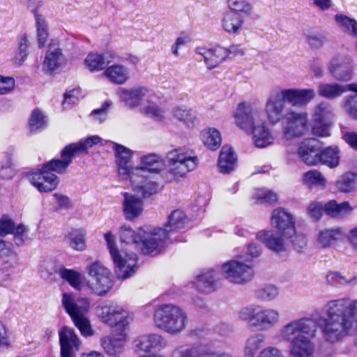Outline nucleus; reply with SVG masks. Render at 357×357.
<instances>
[{"instance_id": "1", "label": "nucleus", "mask_w": 357, "mask_h": 357, "mask_svg": "<svg viewBox=\"0 0 357 357\" xmlns=\"http://www.w3.org/2000/svg\"><path fill=\"white\" fill-rule=\"evenodd\" d=\"M325 310L324 335L327 341L335 342L345 337L352 326V319L357 310V301L338 299L328 302Z\"/></svg>"}, {"instance_id": "2", "label": "nucleus", "mask_w": 357, "mask_h": 357, "mask_svg": "<svg viewBox=\"0 0 357 357\" xmlns=\"http://www.w3.org/2000/svg\"><path fill=\"white\" fill-rule=\"evenodd\" d=\"M279 337L289 343L290 357H312V319L304 317L287 323Z\"/></svg>"}, {"instance_id": "3", "label": "nucleus", "mask_w": 357, "mask_h": 357, "mask_svg": "<svg viewBox=\"0 0 357 357\" xmlns=\"http://www.w3.org/2000/svg\"><path fill=\"white\" fill-rule=\"evenodd\" d=\"M165 166L162 158L155 153L144 155L140 160V166L135 167L131 173V183L134 191L144 198L158 193V183L154 181L155 176L160 173Z\"/></svg>"}, {"instance_id": "4", "label": "nucleus", "mask_w": 357, "mask_h": 357, "mask_svg": "<svg viewBox=\"0 0 357 357\" xmlns=\"http://www.w3.org/2000/svg\"><path fill=\"white\" fill-rule=\"evenodd\" d=\"M61 159H52L44 163L38 172L30 175L31 183L40 192H50L57 187L59 178L54 173H66L74 158L66 146L61 151Z\"/></svg>"}, {"instance_id": "5", "label": "nucleus", "mask_w": 357, "mask_h": 357, "mask_svg": "<svg viewBox=\"0 0 357 357\" xmlns=\"http://www.w3.org/2000/svg\"><path fill=\"white\" fill-rule=\"evenodd\" d=\"M185 310L174 304H163L157 307L154 313L155 326L171 335H178L188 325Z\"/></svg>"}, {"instance_id": "6", "label": "nucleus", "mask_w": 357, "mask_h": 357, "mask_svg": "<svg viewBox=\"0 0 357 357\" xmlns=\"http://www.w3.org/2000/svg\"><path fill=\"white\" fill-rule=\"evenodd\" d=\"M238 317L241 321H246L250 329L257 331H268L278 325L280 320V313L278 310L255 305L241 308Z\"/></svg>"}, {"instance_id": "7", "label": "nucleus", "mask_w": 357, "mask_h": 357, "mask_svg": "<svg viewBox=\"0 0 357 357\" xmlns=\"http://www.w3.org/2000/svg\"><path fill=\"white\" fill-rule=\"evenodd\" d=\"M62 305L82 335L86 337L92 335L89 321L86 317L90 309V300L64 293L62 296Z\"/></svg>"}, {"instance_id": "8", "label": "nucleus", "mask_w": 357, "mask_h": 357, "mask_svg": "<svg viewBox=\"0 0 357 357\" xmlns=\"http://www.w3.org/2000/svg\"><path fill=\"white\" fill-rule=\"evenodd\" d=\"M120 240L127 244H135L144 255H158L159 244L156 241L157 233L153 229H139L136 233L130 227L123 226L119 231Z\"/></svg>"}, {"instance_id": "9", "label": "nucleus", "mask_w": 357, "mask_h": 357, "mask_svg": "<svg viewBox=\"0 0 357 357\" xmlns=\"http://www.w3.org/2000/svg\"><path fill=\"white\" fill-rule=\"evenodd\" d=\"M197 158L192 156L181 149L170 151L167 154V172L165 179L171 182L185 176L194 170L197 165Z\"/></svg>"}, {"instance_id": "10", "label": "nucleus", "mask_w": 357, "mask_h": 357, "mask_svg": "<svg viewBox=\"0 0 357 357\" xmlns=\"http://www.w3.org/2000/svg\"><path fill=\"white\" fill-rule=\"evenodd\" d=\"M104 236L110 255L115 264V273L117 277L122 279L130 277L135 273L136 268V254L132 253L123 257L116 246L115 238L112 231H107Z\"/></svg>"}, {"instance_id": "11", "label": "nucleus", "mask_w": 357, "mask_h": 357, "mask_svg": "<svg viewBox=\"0 0 357 357\" xmlns=\"http://www.w3.org/2000/svg\"><path fill=\"white\" fill-rule=\"evenodd\" d=\"M96 314L102 323L116 328L118 331H125L130 321L128 312L114 302L98 305Z\"/></svg>"}, {"instance_id": "12", "label": "nucleus", "mask_w": 357, "mask_h": 357, "mask_svg": "<svg viewBox=\"0 0 357 357\" xmlns=\"http://www.w3.org/2000/svg\"><path fill=\"white\" fill-rule=\"evenodd\" d=\"M308 130V115L305 112L289 109L282 120V132L285 139L301 137Z\"/></svg>"}, {"instance_id": "13", "label": "nucleus", "mask_w": 357, "mask_h": 357, "mask_svg": "<svg viewBox=\"0 0 357 357\" xmlns=\"http://www.w3.org/2000/svg\"><path fill=\"white\" fill-rule=\"evenodd\" d=\"M87 270L89 276L87 284L94 294L102 296L112 289L110 271L102 264L95 261L88 266Z\"/></svg>"}, {"instance_id": "14", "label": "nucleus", "mask_w": 357, "mask_h": 357, "mask_svg": "<svg viewBox=\"0 0 357 357\" xmlns=\"http://www.w3.org/2000/svg\"><path fill=\"white\" fill-rule=\"evenodd\" d=\"M188 219L184 212L177 209L172 212L168 217V222L165 225V228H153V231L157 233L156 241L159 244L160 252L165 242L169 238L170 233L180 231L185 229Z\"/></svg>"}, {"instance_id": "15", "label": "nucleus", "mask_w": 357, "mask_h": 357, "mask_svg": "<svg viewBox=\"0 0 357 357\" xmlns=\"http://www.w3.org/2000/svg\"><path fill=\"white\" fill-rule=\"evenodd\" d=\"M245 264L236 260L229 261L222 265L224 276L231 282L245 284L254 277V270L251 262Z\"/></svg>"}, {"instance_id": "16", "label": "nucleus", "mask_w": 357, "mask_h": 357, "mask_svg": "<svg viewBox=\"0 0 357 357\" xmlns=\"http://www.w3.org/2000/svg\"><path fill=\"white\" fill-rule=\"evenodd\" d=\"M271 225L285 238H291L296 234L295 219L291 213L283 208L273 211Z\"/></svg>"}, {"instance_id": "17", "label": "nucleus", "mask_w": 357, "mask_h": 357, "mask_svg": "<svg viewBox=\"0 0 357 357\" xmlns=\"http://www.w3.org/2000/svg\"><path fill=\"white\" fill-rule=\"evenodd\" d=\"M234 119L237 126L247 132L261 122L260 111L247 102L238 104Z\"/></svg>"}, {"instance_id": "18", "label": "nucleus", "mask_w": 357, "mask_h": 357, "mask_svg": "<svg viewBox=\"0 0 357 357\" xmlns=\"http://www.w3.org/2000/svg\"><path fill=\"white\" fill-rule=\"evenodd\" d=\"M333 114L329 103L323 102L314 110V137L329 136V126Z\"/></svg>"}, {"instance_id": "19", "label": "nucleus", "mask_w": 357, "mask_h": 357, "mask_svg": "<svg viewBox=\"0 0 357 357\" xmlns=\"http://www.w3.org/2000/svg\"><path fill=\"white\" fill-rule=\"evenodd\" d=\"M285 102L279 91L272 92L268 97L265 112L269 123L275 125L284 116Z\"/></svg>"}, {"instance_id": "20", "label": "nucleus", "mask_w": 357, "mask_h": 357, "mask_svg": "<svg viewBox=\"0 0 357 357\" xmlns=\"http://www.w3.org/2000/svg\"><path fill=\"white\" fill-rule=\"evenodd\" d=\"M61 357H75L79 349L81 342L75 331L63 327L59 332Z\"/></svg>"}, {"instance_id": "21", "label": "nucleus", "mask_w": 357, "mask_h": 357, "mask_svg": "<svg viewBox=\"0 0 357 357\" xmlns=\"http://www.w3.org/2000/svg\"><path fill=\"white\" fill-rule=\"evenodd\" d=\"M351 208L348 202H342L337 204L335 200L322 204L321 202H314V219L319 220L325 212L327 215L332 217H340L350 213Z\"/></svg>"}, {"instance_id": "22", "label": "nucleus", "mask_w": 357, "mask_h": 357, "mask_svg": "<svg viewBox=\"0 0 357 357\" xmlns=\"http://www.w3.org/2000/svg\"><path fill=\"white\" fill-rule=\"evenodd\" d=\"M167 339L158 333L145 334L135 340V347L144 352L160 351L167 347Z\"/></svg>"}, {"instance_id": "23", "label": "nucleus", "mask_w": 357, "mask_h": 357, "mask_svg": "<svg viewBox=\"0 0 357 357\" xmlns=\"http://www.w3.org/2000/svg\"><path fill=\"white\" fill-rule=\"evenodd\" d=\"M195 52L203 59L207 68L210 70L218 66L228 57V52L225 47L217 46L212 48L198 47Z\"/></svg>"}, {"instance_id": "24", "label": "nucleus", "mask_w": 357, "mask_h": 357, "mask_svg": "<svg viewBox=\"0 0 357 357\" xmlns=\"http://www.w3.org/2000/svg\"><path fill=\"white\" fill-rule=\"evenodd\" d=\"M113 149L115 151L116 162L118 167V172L124 178H130L135 167L131 165L132 151L123 145L114 143Z\"/></svg>"}, {"instance_id": "25", "label": "nucleus", "mask_w": 357, "mask_h": 357, "mask_svg": "<svg viewBox=\"0 0 357 357\" xmlns=\"http://www.w3.org/2000/svg\"><path fill=\"white\" fill-rule=\"evenodd\" d=\"M348 91L357 93V84L321 83L317 86L318 95L328 100L336 99Z\"/></svg>"}, {"instance_id": "26", "label": "nucleus", "mask_w": 357, "mask_h": 357, "mask_svg": "<svg viewBox=\"0 0 357 357\" xmlns=\"http://www.w3.org/2000/svg\"><path fill=\"white\" fill-rule=\"evenodd\" d=\"M317 146L314 143V165L321 163L327 165L330 168H335L339 165L340 150L337 146L319 149L317 148Z\"/></svg>"}, {"instance_id": "27", "label": "nucleus", "mask_w": 357, "mask_h": 357, "mask_svg": "<svg viewBox=\"0 0 357 357\" xmlns=\"http://www.w3.org/2000/svg\"><path fill=\"white\" fill-rule=\"evenodd\" d=\"M256 238L261 241L271 251L280 253L287 250V243L282 236L275 234L273 231L261 230L256 234Z\"/></svg>"}, {"instance_id": "28", "label": "nucleus", "mask_w": 357, "mask_h": 357, "mask_svg": "<svg viewBox=\"0 0 357 357\" xmlns=\"http://www.w3.org/2000/svg\"><path fill=\"white\" fill-rule=\"evenodd\" d=\"M285 102L293 107L307 105L312 97V89H286L279 90Z\"/></svg>"}, {"instance_id": "29", "label": "nucleus", "mask_w": 357, "mask_h": 357, "mask_svg": "<svg viewBox=\"0 0 357 357\" xmlns=\"http://www.w3.org/2000/svg\"><path fill=\"white\" fill-rule=\"evenodd\" d=\"M148 91L146 88L139 86L130 89H120L118 94L126 106L133 108L140 105Z\"/></svg>"}, {"instance_id": "30", "label": "nucleus", "mask_w": 357, "mask_h": 357, "mask_svg": "<svg viewBox=\"0 0 357 357\" xmlns=\"http://www.w3.org/2000/svg\"><path fill=\"white\" fill-rule=\"evenodd\" d=\"M123 211L127 220H132L138 217L143 211V201L140 197L128 193H123Z\"/></svg>"}, {"instance_id": "31", "label": "nucleus", "mask_w": 357, "mask_h": 357, "mask_svg": "<svg viewBox=\"0 0 357 357\" xmlns=\"http://www.w3.org/2000/svg\"><path fill=\"white\" fill-rule=\"evenodd\" d=\"M345 236V231L341 227L325 229L319 231L317 242L321 248H327L342 241Z\"/></svg>"}, {"instance_id": "32", "label": "nucleus", "mask_w": 357, "mask_h": 357, "mask_svg": "<svg viewBox=\"0 0 357 357\" xmlns=\"http://www.w3.org/2000/svg\"><path fill=\"white\" fill-rule=\"evenodd\" d=\"M64 61V56L61 50L54 47L52 44H50L43 62V69L52 73L57 70L63 63Z\"/></svg>"}, {"instance_id": "33", "label": "nucleus", "mask_w": 357, "mask_h": 357, "mask_svg": "<svg viewBox=\"0 0 357 357\" xmlns=\"http://www.w3.org/2000/svg\"><path fill=\"white\" fill-rule=\"evenodd\" d=\"M237 158L231 146H222L218 161L219 170L222 174H227L233 171L236 165Z\"/></svg>"}, {"instance_id": "34", "label": "nucleus", "mask_w": 357, "mask_h": 357, "mask_svg": "<svg viewBox=\"0 0 357 357\" xmlns=\"http://www.w3.org/2000/svg\"><path fill=\"white\" fill-rule=\"evenodd\" d=\"M250 131H252L253 143L256 147L264 148L273 143V137L265 123L261 122Z\"/></svg>"}, {"instance_id": "35", "label": "nucleus", "mask_w": 357, "mask_h": 357, "mask_svg": "<svg viewBox=\"0 0 357 357\" xmlns=\"http://www.w3.org/2000/svg\"><path fill=\"white\" fill-rule=\"evenodd\" d=\"M217 274L213 270L197 276L195 287L201 292L210 294L217 289Z\"/></svg>"}, {"instance_id": "36", "label": "nucleus", "mask_w": 357, "mask_h": 357, "mask_svg": "<svg viewBox=\"0 0 357 357\" xmlns=\"http://www.w3.org/2000/svg\"><path fill=\"white\" fill-rule=\"evenodd\" d=\"M105 77L112 83L121 85L130 79V71L128 68L121 64H114L103 73Z\"/></svg>"}, {"instance_id": "37", "label": "nucleus", "mask_w": 357, "mask_h": 357, "mask_svg": "<svg viewBox=\"0 0 357 357\" xmlns=\"http://www.w3.org/2000/svg\"><path fill=\"white\" fill-rule=\"evenodd\" d=\"M125 341V331H119L117 337H105L101 340V343L102 347L107 354L117 356L123 351Z\"/></svg>"}, {"instance_id": "38", "label": "nucleus", "mask_w": 357, "mask_h": 357, "mask_svg": "<svg viewBox=\"0 0 357 357\" xmlns=\"http://www.w3.org/2000/svg\"><path fill=\"white\" fill-rule=\"evenodd\" d=\"M86 231L84 229H73L66 234L65 243L73 250L84 251L86 248Z\"/></svg>"}, {"instance_id": "39", "label": "nucleus", "mask_w": 357, "mask_h": 357, "mask_svg": "<svg viewBox=\"0 0 357 357\" xmlns=\"http://www.w3.org/2000/svg\"><path fill=\"white\" fill-rule=\"evenodd\" d=\"M244 23V17L234 11L227 12L222 20L223 29L229 33H238Z\"/></svg>"}, {"instance_id": "40", "label": "nucleus", "mask_w": 357, "mask_h": 357, "mask_svg": "<svg viewBox=\"0 0 357 357\" xmlns=\"http://www.w3.org/2000/svg\"><path fill=\"white\" fill-rule=\"evenodd\" d=\"M329 71L334 78L340 81H349L353 76V68L350 63L339 60L332 61Z\"/></svg>"}, {"instance_id": "41", "label": "nucleus", "mask_w": 357, "mask_h": 357, "mask_svg": "<svg viewBox=\"0 0 357 357\" xmlns=\"http://www.w3.org/2000/svg\"><path fill=\"white\" fill-rule=\"evenodd\" d=\"M109 63H110V60H107V54L91 52L84 59L86 68L92 73L105 69Z\"/></svg>"}, {"instance_id": "42", "label": "nucleus", "mask_w": 357, "mask_h": 357, "mask_svg": "<svg viewBox=\"0 0 357 357\" xmlns=\"http://www.w3.org/2000/svg\"><path fill=\"white\" fill-rule=\"evenodd\" d=\"M265 344V335L255 333L245 341L244 347L245 357H255L259 350Z\"/></svg>"}, {"instance_id": "43", "label": "nucleus", "mask_w": 357, "mask_h": 357, "mask_svg": "<svg viewBox=\"0 0 357 357\" xmlns=\"http://www.w3.org/2000/svg\"><path fill=\"white\" fill-rule=\"evenodd\" d=\"M101 142V138L98 136L94 135L87 138L82 139L77 143H72L66 146L68 148L71 153L75 156L77 153H86L87 150L94 145H96Z\"/></svg>"}, {"instance_id": "44", "label": "nucleus", "mask_w": 357, "mask_h": 357, "mask_svg": "<svg viewBox=\"0 0 357 357\" xmlns=\"http://www.w3.org/2000/svg\"><path fill=\"white\" fill-rule=\"evenodd\" d=\"M56 273L63 280L68 282L71 287L78 290L81 289L83 278L79 272L61 267L57 269Z\"/></svg>"}, {"instance_id": "45", "label": "nucleus", "mask_w": 357, "mask_h": 357, "mask_svg": "<svg viewBox=\"0 0 357 357\" xmlns=\"http://www.w3.org/2000/svg\"><path fill=\"white\" fill-rule=\"evenodd\" d=\"M202 139L204 145L209 149H218L222 142L220 132L215 128H209L202 133Z\"/></svg>"}, {"instance_id": "46", "label": "nucleus", "mask_w": 357, "mask_h": 357, "mask_svg": "<svg viewBox=\"0 0 357 357\" xmlns=\"http://www.w3.org/2000/svg\"><path fill=\"white\" fill-rule=\"evenodd\" d=\"M356 174L346 172L338 178L336 186L342 192H349L354 189L356 185Z\"/></svg>"}, {"instance_id": "47", "label": "nucleus", "mask_w": 357, "mask_h": 357, "mask_svg": "<svg viewBox=\"0 0 357 357\" xmlns=\"http://www.w3.org/2000/svg\"><path fill=\"white\" fill-rule=\"evenodd\" d=\"M299 158L308 166L312 165V138H306L298 149Z\"/></svg>"}, {"instance_id": "48", "label": "nucleus", "mask_w": 357, "mask_h": 357, "mask_svg": "<svg viewBox=\"0 0 357 357\" xmlns=\"http://www.w3.org/2000/svg\"><path fill=\"white\" fill-rule=\"evenodd\" d=\"M205 351L198 346H181L176 348L172 357H204Z\"/></svg>"}, {"instance_id": "49", "label": "nucleus", "mask_w": 357, "mask_h": 357, "mask_svg": "<svg viewBox=\"0 0 357 357\" xmlns=\"http://www.w3.org/2000/svg\"><path fill=\"white\" fill-rule=\"evenodd\" d=\"M255 294L257 299L268 302L277 298L279 290L275 285L268 284L259 287Z\"/></svg>"}, {"instance_id": "50", "label": "nucleus", "mask_w": 357, "mask_h": 357, "mask_svg": "<svg viewBox=\"0 0 357 357\" xmlns=\"http://www.w3.org/2000/svg\"><path fill=\"white\" fill-rule=\"evenodd\" d=\"M34 15L37 27L38 47L41 48L45 45L48 38L47 26L44 17L35 11Z\"/></svg>"}, {"instance_id": "51", "label": "nucleus", "mask_w": 357, "mask_h": 357, "mask_svg": "<svg viewBox=\"0 0 357 357\" xmlns=\"http://www.w3.org/2000/svg\"><path fill=\"white\" fill-rule=\"evenodd\" d=\"M29 126L31 132H36L45 127V116L38 109H36L32 112Z\"/></svg>"}, {"instance_id": "52", "label": "nucleus", "mask_w": 357, "mask_h": 357, "mask_svg": "<svg viewBox=\"0 0 357 357\" xmlns=\"http://www.w3.org/2000/svg\"><path fill=\"white\" fill-rule=\"evenodd\" d=\"M335 20L344 31L357 37V22L354 20L342 15H337Z\"/></svg>"}, {"instance_id": "53", "label": "nucleus", "mask_w": 357, "mask_h": 357, "mask_svg": "<svg viewBox=\"0 0 357 357\" xmlns=\"http://www.w3.org/2000/svg\"><path fill=\"white\" fill-rule=\"evenodd\" d=\"M254 198L259 204H274L278 201V195L272 190L259 189L256 191Z\"/></svg>"}, {"instance_id": "54", "label": "nucleus", "mask_w": 357, "mask_h": 357, "mask_svg": "<svg viewBox=\"0 0 357 357\" xmlns=\"http://www.w3.org/2000/svg\"><path fill=\"white\" fill-rule=\"evenodd\" d=\"M228 4L230 10L244 15H249L252 10V6L246 0H229Z\"/></svg>"}, {"instance_id": "55", "label": "nucleus", "mask_w": 357, "mask_h": 357, "mask_svg": "<svg viewBox=\"0 0 357 357\" xmlns=\"http://www.w3.org/2000/svg\"><path fill=\"white\" fill-rule=\"evenodd\" d=\"M173 114L178 120L184 122L188 126L192 124L195 119V116L192 110L183 107L174 109Z\"/></svg>"}, {"instance_id": "56", "label": "nucleus", "mask_w": 357, "mask_h": 357, "mask_svg": "<svg viewBox=\"0 0 357 357\" xmlns=\"http://www.w3.org/2000/svg\"><path fill=\"white\" fill-rule=\"evenodd\" d=\"M343 109L350 117L357 119V93L344 98Z\"/></svg>"}, {"instance_id": "57", "label": "nucleus", "mask_w": 357, "mask_h": 357, "mask_svg": "<svg viewBox=\"0 0 357 357\" xmlns=\"http://www.w3.org/2000/svg\"><path fill=\"white\" fill-rule=\"evenodd\" d=\"M143 112L154 121H160L165 119V111L155 103H150L143 108Z\"/></svg>"}, {"instance_id": "58", "label": "nucleus", "mask_w": 357, "mask_h": 357, "mask_svg": "<svg viewBox=\"0 0 357 357\" xmlns=\"http://www.w3.org/2000/svg\"><path fill=\"white\" fill-rule=\"evenodd\" d=\"M30 46V43L27 38V36L26 34H22L19 39L18 43V52L17 54V59H19L21 64L24 61L29 54V47Z\"/></svg>"}, {"instance_id": "59", "label": "nucleus", "mask_w": 357, "mask_h": 357, "mask_svg": "<svg viewBox=\"0 0 357 357\" xmlns=\"http://www.w3.org/2000/svg\"><path fill=\"white\" fill-rule=\"evenodd\" d=\"M28 229L22 224H20L16 227V229L13 231V241L15 244L18 246H22L26 241L28 239Z\"/></svg>"}, {"instance_id": "60", "label": "nucleus", "mask_w": 357, "mask_h": 357, "mask_svg": "<svg viewBox=\"0 0 357 357\" xmlns=\"http://www.w3.org/2000/svg\"><path fill=\"white\" fill-rule=\"evenodd\" d=\"M12 165L11 155L6 153L0 169V175L3 178L9 179L14 176L15 172Z\"/></svg>"}, {"instance_id": "61", "label": "nucleus", "mask_w": 357, "mask_h": 357, "mask_svg": "<svg viewBox=\"0 0 357 357\" xmlns=\"http://www.w3.org/2000/svg\"><path fill=\"white\" fill-rule=\"evenodd\" d=\"M7 242L0 239L1 256L3 257L4 255L8 253L11 261L9 264L8 261L4 260L5 268H8L10 266L13 267L18 264L17 255L13 250L10 248L7 249Z\"/></svg>"}, {"instance_id": "62", "label": "nucleus", "mask_w": 357, "mask_h": 357, "mask_svg": "<svg viewBox=\"0 0 357 357\" xmlns=\"http://www.w3.org/2000/svg\"><path fill=\"white\" fill-rule=\"evenodd\" d=\"M15 84V79L13 77L0 75V95L7 94L12 91Z\"/></svg>"}, {"instance_id": "63", "label": "nucleus", "mask_w": 357, "mask_h": 357, "mask_svg": "<svg viewBox=\"0 0 357 357\" xmlns=\"http://www.w3.org/2000/svg\"><path fill=\"white\" fill-rule=\"evenodd\" d=\"M16 229L14 222L9 218L3 216L0 220V235L5 236L12 234Z\"/></svg>"}, {"instance_id": "64", "label": "nucleus", "mask_w": 357, "mask_h": 357, "mask_svg": "<svg viewBox=\"0 0 357 357\" xmlns=\"http://www.w3.org/2000/svg\"><path fill=\"white\" fill-rule=\"evenodd\" d=\"M79 89H73L67 91L64 94L63 107H66V105H70L75 104L79 100Z\"/></svg>"}]
</instances>
